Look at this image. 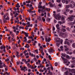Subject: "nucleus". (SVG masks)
I'll return each mask as SVG.
<instances>
[{
  "mask_svg": "<svg viewBox=\"0 0 75 75\" xmlns=\"http://www.w3.org/2000/svg\"><path fill=\"white\" fill-rule=\"evenodd\" d=\"M42 19L43 21V22H44V21H45V19H44V18H42Z\"/></svg>",
  "mask_w": 75,
  "mask_h": 75,
  "instance_id": "473e14b6",
  "label": "nucleus"
},
{
  "mask_svg": "<svg viewBox=\"0 0 75 75\" xmlns=\"http://www.w3.org/2000/svg\"><path fill=\"white\" fill-rule=\"evenodd\" d=\"M10 38H11V37L10 36H9L8 38V40H9V42H11V41L10 40Z\"/></svg>",
  "mask_w": 75,
  "mask_h": 75,
  "instance_id": "2f4dec72",
  "label": "nucleus"
},
{
  "mask_svg": "<svg viewBox=\"0 0 75 75\" xmlns=\"http://www.w3.org/2000/svg\"><path fill=\"white\" fill-rule=\"evenodd\" d=\"M42 47L43 48H46V46L45 45H42Z\"/></svg>",
  "mask_w": 75,
  "mask_h": 75,
  "instance_id": "603ef678",
  "label": "nucleus"
},
{
  "mask_svg": "<svg viewBox=\"0 0 75 75\" xmlns=\"http://www.w3.org/2000/svg\"><path fill=\"white\" fill-rule=\"evenodd\" d=\"M64 33H61L60 34V35L61 36H62V35H64Z\"/></svg>",
  "mask_w": 75,
  "mask_h": 75,
  "instance_id": "052dcab7",
  "label": "nucleus"
},
{
  "mask_svg": "<svg viewBox=\"0 0 75 75\" xmlns=\"http://www.w3.org/2000/svg\"><path fill=\"white\" fill-rule=\"evenodd\" d=\"M71 72L73 74H74L75 73V69H72L71 70Z\"/></svg>",
  "mask_w": 75,
  "mask_h": 75,
  "instance_id": "0eeeda50",
  "label": "nucleus"
},
{
  "mask_svg": "<svg viewBox=\"0 0 75 75\" xmlns=\"http://www.w3.org/2000/svg\"><path fill=\"white\" fill-rule=\"evenodd\" d=\"M50 74V75H52V72H50L49 73Z\"/></svg>",
  "mask_w": 75,
  "mask_h": 75,
  "instance_id": "774afa93",
  "label": "nucleus"
},
{
  "mask_svg": "<svg viewBox=\"0 0 75 75\" xmlns=\"http://www.w3.org/2000/svg\"><path fill=\"white\" fill-rule=\"evenodd\" d=\"M27 61L28 62H30V59H28V61Z\"/></svg>",
  "mask_w": 75,
  "mask_h": 75,
  "instance_id": "0e129e2a",
  "label": "nucleus"
},
{
  "mask_svg": "<svg viewBox=\"0 0 75 75\" xmlns=\"http://www.w3.org/2000/svg\"><path fill=\"white\" fill-rule=\"evenodd\" d=\"M37 20H39V21H41V16H39L37 18Z\"/></svg>",
  "mask_w": 75,
  "mask_h": 75,
  "instance_id": "2eb2a0df",
  "label": "nucleus"
},
{
  "mask_svg": "<svg viewBox=\"0 0 75 75\" xmlns=\"http://www.w3.org/2000/svg\"><path fill=\"white\" fill-rule=\"evenodd\" d=\"M40 57L41 58H44V57L41 55V54L40 55Z\"/></svg>",
  "mask_w": 75,
  "mask_h": 75,
  "instance_id": "49530a36",
  "label": "nucleus"
},
{
  "mask_svg": "<svg viewBox=\"0 0 75 75\" xmlns=\"http://www.w3.org/2000/svg\"><path fill=\"white\" fill-rule=\"evenodd\" d=\"M66 8H69V5H66Z\"/></svg>",
  "mask_w": 75,
  "mask_h": 75,
  "instance_id": "393cba45",
  "label": "nucleus"
},
{
  "mask_svg": "<svg viewBox=\"0 0 75 75\" xmlns=\"http://www.w3.org/2000/svg\"><path fill=\"white\" fill-rule=\"evenodd\" d=\"M16 7H18V8H19V7H20V6H19V5L16 6Z\"/></svg>",
  "mask_w": 75,
  "mask_h": 75,
  "instance_id": "6e6d98bb",
  "label": "nucleus"
},
{
  "mask_svg": "<svg viewBox=\"0 0 75 75\" xmlns=\"http://www.w3.org/2000/svg\"><path fill=\"white\" fill-rule=\"evenodd\" d=\"M64 44H67L69 46H70L71 44H70V43L69 42H67V41H66L64 42Z\"/></svg>",
  "mask_w": 75,
  "mask_h": 75,
  "instance_id": "39448f33",
  "label": "nucleus"
},
{
  "mask_svg": "<svg viewBox=\"0 0 75 75\" xmlns=\"http://www.w3.org/2000/svg\"><path fill=\"white\" fill-rule=\"evenodd\" d=\"M50 41H51V39H50V38H49L47 40V42H50Z\"/></svg>",
  "mask_w": 75,
  "mask_h": 75,
  "instance_id": "a19ab883",
  "label": "nucleus"
},
{
  "mask_svg": "<svg viewBox=\"0 0 75 75\" xmlns=\"http://www.w3.org/2000/svg\"><path fill=\"white\" fill-rule=\"evenodd\" d=\"M19 28H20V29H21V28L22 29H24V27H22L21 26H20L19 27Z\"/></svg>",
  "mask_w": 75,
  "mask_h": 75,
  "instance_id": "c9c22d12",
  "label": "nucleus"
},
{
  "mask_svg": "<svg viewBox=\"0 0 75 75\" xmlns=\"http://www.w3.org/2000/svg\"><path fill=\"white\" fill-rule=\"evenodd\" d=\"M45 40L46 42H47V41L48 40L47 39V38H45Z\"/></svg>",
  "mask_w": 75,
  "mask_h": 75,
  "instance_id": "69168bd1",
  "label": "nucleus"
},
{
  "mask_svg": "<svg viewBox=\"0 0 75 75\" xmlns=\"http://www.w3.org/2000/svg\"><path fill=\"white\" fill-rule=\"evenodd\" d=\"M53 15L54 16L55 18H56V20H57V19L59 20H61V16L59 15H60V13H58L56 15L55 13H54Z\"/></svg>",
  "mask_w": 75,
  "mask_h": 75,
  "instance_id": "f257e3e1",
  "label": "nucleus"
},
{
  "mask_svg": "<svg viewBox=\"0 0 75 75\" xmlns=\"http://www.w3.org/2000/svg\"><path fill=\"white\" fill-rule=\"evenodd\" d=\"M23 25H26V24L24 23H23L22 24Z\"/></svg>",
  "mask_w": 75,
  "mask_h": 75,
  "instance_id": "3c124183",
  "label": "nucleus"
},
{
  "mask_svg": "<svg viewBox=\"0 0 75 75\" xmlns=\"http://www.w3.org/2000/svg\"><path fill=\"white\" fill-rule=\"evenodd\" d=\"M58 24H60V25H61V24H63V23H65V22H62L61 21H59L58 22Z\"/></svg>",
  "mask_w": 75,
  "mask_h": 75,
  "instance_id": "ddd939ff",
  "label": "nucleus"
},
{
  "mask_svg": "<svg viewBox=\"0 0 75 75\" xmlns=\"http://www.w3.org/2000/svg\"><path fill=\"white\" fill-rule=\"evenodd\" d=\"M25 3H31V1L29 0V1H25Z\"/></svg>",
  "mask_w": 75,
  "mask_h": 75,
  "instance_id": "bb28decb",
  "label": "nucleus"
},
{
  "mask_svg": "<svg viewBox=\"0 0 75 75\" xmlns=\"http://www.w3.org/2000/svg\"><path fill=\"white\" fill-rule=\"evenodd\" d=\"M24 34L26 37H28V33L26 32L24 33Z\"/></svg>",
  "mask_w": 75,
  "mask_h": 75,
  "instance_id": "1a4fd4ad",
  "label": "nucleus"
},
{
  "mask_svg": "<svg viewBox=\"0 0 75 75\" xmlns=\"http://www.w3.org/2000/svg\"><path fill=\"white\" fill-rule=\"evenodd\" d=\"M61 58L63 61H64L65 63H68V64H70V62H68V60L67 59L63 57L62 56H61Z\"/></svg>",
  "mask_w": 75,
  "mask_h": 75,
  "instance_id": "7ed1b4c3",
  "label": "nucleus"
},
{
  "mask_svg": "<svg viewBox=\"0 0 75 75\" xmlns=\"http://www.w3.org/2000/svg\"><path fill=\"white\" fill-rule=\"evenodd\" d=\"M6 16H7V14L4 15L3 16L4 19H6Z\"/></svg>",
  "mask_w": 75,
  "mask_h": 75,
  "instance_id": "c756f323",
  "label": "nucleus"
},
{
  "mask_svg": "<svg viewBox=\"0 0 75 75\" xmlns=\"http://www.w3.org/2000/svg\"><path fill=\"white\" fill-rule=\"evenodd\" d=\"M57 45L58 47H59V42H58L57 43Z\"/></svg>",
  "mask_w": 75,
  "mask_h": 75,
  "instance_id": "72a5a7b5",
  "label": "nucleus"
},
{
  "mask_svg": "<svg viewBox=\"0 0 75 75\" xmlns=\"http://www.w3.org/2000/svg\"><path fill=\"white\" fill-rule=\"evenodd\" d=\"M46 61L47 59H46L44 58L43 59V61H44V62H45Z\"/></svg>",
  "mask_w": 75,
  "mask_h": 75,
  "instance_id": "4d7b16f0",
  "label": "nucleus"
},
{
  "mask_svg": "<svg viewBox=\"0 0 75 75\" xmlns=\"http://www.w3.org/2000/svg\"><path fill=\"white\" fill-rule=\"evenodd\" d=\"M27 52V50H25L24 52H23V53L24 54H25V53H26V52Z\"/></svg>",
  "mask_w": 75,
  "mask_h": 75,
  "instance_id": "37998d69",
  "label": "nucleus"
},
{
  "mask_svg": "<svg viewBox=\"0 0 75 75\" xmlns=\"http://www.w3.org/2000/svg\"><path fill=\"white\" fill-rule=\"evenodd\" d=\"M56 27L57 29H59L60 28H59V25L58 24H57L56 25Z\"/></svg>",
  "mask_w": 75,
  "mask_h": 75,
  "instance_id": "f8f14e48",
  "label": "nucleus"
},
{
  "mask_svg": "<svg viewBox=\"0 0 75 75\" xmlns=\"http://www.w3.org/2000/svg\"><path fill=\"white\" fill-rule=\"evenodd\" d=\"M47 21H48V22H50V18H47V20H46Z\"/></svg>",
  "mask_w": 75,
  "mask_h": 75,
  "instance_id": "a878e982",
  "label": "nucleus"
},
{
  "mask_svg": "<svg viewBox=\"0 0 75 75\" xmlns=\"http://www.w3.org/2000/svg\"><path fill=\"white\" fill-rule=\"evenodd\" d=\"M29 55V53H27L26 54H25V56H26V55Z\"/></svg>",
  "mask_w": 75,
  "mask_h": 75,
  "instance_id": "de8ad7c7",
  "label": "nucleus"
},
{
  "mask_svg": "<svg viewBox=\"0 0 75 75\" xmlns=\"http://www.w3.org/2000/svg\"><path fill=\"white\" fill-rule=\"evenodd\" d=\"M65 51H68L69 50V48H65Z\"/></svg>",
  "mask_w": 75,
  "mask_h": 75,
  "instance_id": "e433bc0d",
  "label": "nucleus"
},
{
  "mask_svg": "<svg viewBox=\"0 0 75 75\" xmlns=\"http://www.w3.org/2000/svg\"><path fill=\"white\" fill-rule=\"evenodd\" d=\"M27 11L28 12H29L30 13H33V11H30V10H28Z\"/></svg>",
  "mask_w": 75,
  "mask_h": 75,
  "instance_id": "cd10ccee",
  "label": "nucleus"
},
{
  "mask_svg": "<svg viewBox=\"0 0 75 75\" xmlns=\"http://www.w3.org/2000/svg\"><path fill=\"white\" fill-rule=\"evenodd\" d=\"M70 6L71 7H74V4H71L70 5Z\"/></svg>",
  "mask_w": 75,
  "mask_h": 75,
  "instance_id": "58836bf2",
  "label": "nucleus"
},
{
  "mask_svg": "<svg viewBox=\"0 0 75 75\" xmlns=\"http://www.w3.org/2000/svg\"><path fill=\"white\" fill-rule=\"evenodd\" d=\"M60 41V39L59 38H57L56 39V42H59Z\"/></svg>",
  "mask_w": 75,
  "mask_h": 75,
  "instance_id": "a211bd4d",
  "label": "nucleus"
},
{
  "mask_svg": "<svg viewBox=\"0 0 75 75\" xmlns=\"http://www.w3.org/2000/svg\"><path fill=\"white\" fill-rule=\"evenodd\" d=\"M5 20H9V17H8V16H7V18H5Z\"/></svg>",
  "mask_w": 75,
  "mask_h": 75,
  "instance_id": "b1692460",
  "label": "nucleus"
},
{
  "mask_svg": "<svg viewBox=\"0 0 75 75\" xmlns=\"http://www.w3.org/2000/svg\"><path fill=\"white\" fill-rule=\"evenodd\" d=\"M40 48L39 49V51H40V50H42L43 48H42V46H40Z\"/></svg>",
  "mask_w": 75,
  "mask_h": 75,
  "instance_id": "412c9836",
  "label": "nucleus"
},
{
  "mask_svg": "<svg viewBox=\"0 0 75 75\" xmlns=\"http://www.w3.org/2000/svg\"><path fill=\"white\" fill-rule=\"evenodd\" d=\"M14 38H11L12 41H15V39Z\"/></svg>",
  "mask_w": 75,
  "mask_h": 75,
  "instance_id": "4c0bfd02",
  "label": "nucleus"
},
{
  "mask_svg": "<svg viewBox=\"0 0 75 75\" xmlns=\"http://www.w3.org/2000/svg\"><path fill=\"white\" fill-rule=\"evenodd\" d=\"M12 69H13V71H16V69H14V68H12Z\"/></svg>",
  "mask_w": 75,
  "mask_h": 75,
  "instance_id": "338daca9",
  "label": "nucleus"
},
{
  "mask_svg": "<svg viewBox=\"0 0 75 75\" xmlns=\"http://www.w3.org/2000/svg\"><path fill=\"white\" fill-rule=\"evenodd\" d=\"M54 52V50L52 48L50 49L49 50V52Z\"/></svg>",
  "mask_w": 75,
  "mask_h": 75,
  "instance_id": "9b49d317",
  "label": "nucleus"
},
{
  "mask_svg": "<svg viewBox=\"0 0 75 75\" xmlns=\"http://www.w3.org/2000/svg\"><path fill=\"white\" fill-rule=\"evenodd\" d=\"M62 31L63 32H65L66 31V29L64 28H62Z\"/></svg>",
  "mask_w": 75,
  "mask_h": 75,
  "instance_id": "c85d7f7f",
  "label": "nucleus"
},
{
  "mask_svg": "<svg viewBox=\"0 0 75 75\" xmlns=\"http://www.w3.org/2000/svg\"><path fill=\"white\" fill-rule=\"evenodd\" d=\"M66 11L67 12H68L69 11V9H66Z\"/></svg>",
  "mask_w": 75,
  "mask_h": 75,
  "instance_id": "a18cd8bd",
  "label": "nucleus"
},
{
  "mask_svg": "<svg viewBox=\"0 0 75 75\" xmlns=\"http://www.w3.org/2000/svg\"><path fill=\"white\" fill-rule=\"evenodd\" d=\"M65 2H66V4H68L69 3L68 1L67 0Z\"/></svg>",
  "mask_w": 75,
  "mask_h": 75,
  "instance_id": "bf43d9fd",
  "label": "nucleus"
},
{
  "mask_svg": "<svg viewBox=\"0 0 75 75\" xmlns=\"http://www.w3.org/2000/svg\"><path fill=\"white\" fill-rule=\"evenodd\" d=\"M48 58H49L50 60H52V59H51V57L50 55H49V56Z\"/></svg>",
  "mask_w": 75,
  "mask_h": 75,
  "instance_id": "7c9ffc66",
  "label": "nucleus"
},
{
  "mask_svg": "<svg viewBox=\"0 0 75 75\" xmlns=\"http://www.w3.org/2000/svg\"><path fill=\"white\" fill-rule=\"evenodd\" d=\"M61 55L62 56H63V57H66V54H65V53H62Z\"/></svg>",
  "mask_w": 75,
  "mask_h": 75,
  "instance_id": "4468645a",
  "label": "nucleus"
},
{
  "mask_svg": "<svg viewBox=\"0 0 75 75\" xmlns=\"http://www.w3.org/2000/svg\"><path fill=\"white\" fill-rule=\"evenodd\" d=\"M38 8H42L43 10H44V8H45V6H38Z\"/></svg>",
  "mask_w": 75,
  "mask_h": 75,
  "instance_id": "423d86ee",
  "label": "nucleus"
},
{
  "mask_svg": "<svg viewBox=\"0 0 75 75\" xmlns=\"http://www.w3.org/2000/svg\"><path fill=\"white\" fill-rule=\"evenodd\" d=\"M40 37L42 39V41H44V38H43V37H42V36H41Z\"/></svg>",
  "mask_w": 75,
  "mask_h": 75,
  "instance_id": "f704fd0d",
  "label": "nucleus"
},
{
  "mask_svg": "<svg viewBox=\"0 0 75 75\" xmlns=\"http://www.w3.org/2000/svg\"><path fill=\"white\" fill-rule=\"evenodd\" d=\"M75 17V15H72L68 17V19L69 20V21H72L74 20V18H74Z\"/></svg>",
  "mask_w": 75,
  "mask_h": 75,
  "instance_id": "f03ea898",
  "label": "nucleus"
},
{
  "mask_svg": "<svg viewBox=\"0 0 75 75\" xmlns=\"http://www.w3.org/2000/svg\"><path fill=\"white\" fill-rule=\"evenodd\" d=\"M3 21L4 23H7V21H6V19H3Z\"/></svg>",
  "mask_w": 75,
  "mask_h": 75,
  "instance_id": "aec40b11",
  "label": "nucleus"
},
{
  "mask_svg": "<svg viewBox=\"0 0 75 75\" xmlns=\"http://www.w3.org/2000/svg\"><path fill=\"white\" fill-rule=\"evenodd\" d=\"M68 75V72L67 71L65 72L64 75Z\"/></svg>",
  "mask_w": 75,
  "mask_h": 75,
  "instance_id": "8fccbe9b",
  "label": "nucleus"
},
{
  "mask_svg": "<svg viewBox=\"0 0 75 75\" xmlns=\"http://www.w3.org/2000/svg\"><path fill=\"white\" fill-rule=\"evenodd\" d=\"M71 63H75V60L71 61Z\"/></svg>",
  "mask_w": 75,
  "mask_h": 75,
  "instance_id": "c03bdc74",
  "label": "nucleus"
},
{
  "mask_svg": "<svg viewBox=\"0 0 75 75\" xmlns=\"http://www.w3.org/2000/svg\"><path fill=\"white\" fill-rule=\"evenodd\" d=\"M57 2L59 3L61 2V1H60V0H57Z\"/></svg>",
  "mask_w": 75,
  "mask_h": 75,
  "instance_id": "79ce46f5",
  "label": "nucleus"
},
{
  "mask_svg": "<svg viewBox=\"0 0 75 75\" xmlns=\"http://www.w3.org/2000/svg\"><path fill=\"white\" fill-rule=\"evenodd\" d=\"M27 25H28V27H30V23L29 22H28L27 23H26Z\"/></svg>",
  "mask_w": 75,
  "mask_h": 75,
  "instance_id": "5701e85b",
  "label": "nucleus"
},
{
  "mask_svg": "<svg viewBox=\"0 0 75 75\" xmlns=\"http://www.w3.org/2000/svg\"><path fill=\"white\" fill-rule=\"evenodd\" d=\"M47 15L48 17H50V13H47Z\"/></svg>",
  "mask_w": 75,
  "mask_h": 75,
  "instance_id": "864d4df0",
  "label": "nucleus"
},
{
  "mask_svg": "<svg viewBox=\"0 0 75 75\" xmlns=\"http://www.w3.org/2000/svg\"><path fill=\"white\" fill-rule=\"evenodd\" d=\"M9 61V59H6L5 60V61H6V62H7V61Z\"/></svg>",
  "mask_w": 75,
  "mask_h": 75,
  "instance_id": "09e8293b",
  "label": "nucleus"
},
{
  "mask_svg": "<svg viewBox=\"0 0 75 75\" xmlns=\"http://www.w3.org/2000/svg\"><path fill=\"white\" fill-rule=\"evenodd\" d=\"M42 3H41V2H39V6H41V5Z\"/></svg>",
  "mask_w": 75,
  "mask_h": 75,
  "instance_id": "5fc2aeb1",
  "label": "nucleus"
},
{
  "mask_svg": "<svg viewBox=\"0 0 75 75\" xmlns=\"http://www.w3.org/2000/svg\"><path fill=\"white\" fill-rule=\"evenodd\" d=\"M72 47L73 48H75V43H74L72 44Z\"/></svg>",
  "mask_w": 75,
  "mask_h": 75,
  "instance_id": "4be33fe9",
  "label": "nucleus"
},
{
  "mask_svg": "<svg viewBox=\"0 0 75 75\" xmlns=\"http://www.w3.org/2000/svg\"><path fill=\"white\" fill-rule=\"evenodd\" d=\"M66 57L67 59H71V57H70V56H69L68 55H67Z\"/></svg>",
  "mask_w": 75,
  "mask_h": 75,
  "instance_id": "6e6552de",
  "label": "nucleus"
},
{
  "mask_svg": "<svg viewBox=\"0 0 75 75\" xmlns=\"http://www.w3.org/2000/svg\"><path fill=\"white\" fill-rule=\"evenodd\" d=\"M3 66L4 67H6V68L7 67V66H6V65L5 64H4Z\"/></svg>",
  "mask_w": 75,
  "mask_h": 75,
  "instance_id": "13d9d810",
  "label": "nucleus"
},
{
  "mask_svg": "<svg viewBox=\"0 0 75 75\" xmlns=\"http://www.w3.org/2000/svg\"><path fill=\"white\" fill-rule=\"evenodd\" d=\"M57 65H58V64L57 63V62L55 63V66H56L57 67Z\"/></svg>",
  "mask_w": 75,
  "mask_h": 75,
  "instance_id": "680f3d73",
  "label": "nucleus"
},
{
  "mask_svg": "<svg viewBox=\"0 0 75 75\" xmlns=\"http://www.w3.org/2000/svg\"><path fill=\"white\" fill-rule=\"evenodd\" d=\"M27 68V67L25 66L21 68V71H24L25 72V71H27L28 69Z\"/></svg>",
  "mask_w": 75,
  "mask_h": 75,
  "instance_id": "20e7f679",
  "label": "nucleus"
},
{
  "mask_svg": "<svg viewBox=\"0 0 75 75\" xmlns=\"http://www.w3.org/2000/svg\"><path fill=\"white\" fill-rule=\"evenodd\" d=\"M24 39H25V40H23V42H26V41H27V38L25 37H24Z\"/></svg>",
  "mask_w": 75,
  "mask_h": 75,
  "instance_id": "f3484780",
  "label": "nucleus"
},
{
  "mask_svg": "<svg viewBox=\"0 0 75 75\" xmlns=\"http://www.w3.org/2000/svg\"><path fill=\"white\" fill-rule=\"evenodd\" d=\"M41 53L42 55L44 56V52H43V50H41Z\"/></svg>",
  "mask_w": 75,
  "mask_h": 75,
  "instance_id": "6ab92c4d",
  "label": "nucleus"
},
{
  "mask_svg": "<svg viewBox=\"0 0 75 75\" xmlns=\"http://www.w3.org/2000/svg\"><path fill=\"white\" fill-rule=\"evenodd\" d=\"M49 4L50 7H53V5L52 4L51 2H49Z\"/></svg>",
  "mask_w": 75,
  "mask_h": 75,
  "instance_id": "dca6fc26",
  "label": "nucleus"
},
{
  "mask_svg": "<svg viewBox=\"0 0 75 75\" xmlns=\"http://www.w3.org/2000/svg\"><path fill=\"white\" fill-rule=\"evenodd\" d=\"M44 67V66H42V64H40L39 66L38 67V68H42Z\"/></svg>",
  "mask_w": 75,
  "mask_h": 75,
  "instance_id": "9d476101",
  "label": "nucleus"
},
{
  "mask_svg": "<svg viewBox=\"0 0 75 75\" xmlns=\"http://www.w3.org/2000/svg\"><path fill=\"white\" fill-rule=\"evenodd\" d=\"M33 59L35 61H37V59H36V58H34Z\"/></svg>",
  "mask_w": 75,
  "mask_h": 75,
  "instance_id": "e2e57ef3",
  "label": "nucleus"
},
{
  "mask_svg": "<svg viewBox=\"0 0 75 75\" xmlns=\"http://www.w3.org/2000/svg\"><path fill=\"white\" fill-rule=\"evenodd\" d=\"M65 0H62V2L63 3H65Z\"/></svg>",
  "mask_w": 75,
  "mask_h": 75,
  "instance_id": "ea45409f",
  "label": "nucleus"
}]
</instances>
